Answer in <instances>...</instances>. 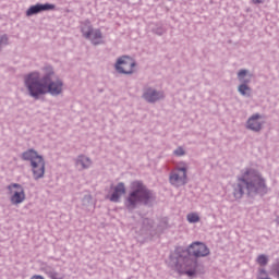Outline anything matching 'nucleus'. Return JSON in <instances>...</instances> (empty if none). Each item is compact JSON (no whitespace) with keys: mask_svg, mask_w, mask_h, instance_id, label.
<instances>
[{"mask_svg":"<svg viewBox=\"0 0 279 279\" xmlns=\"http://www.w3.org/2000/svg\"><path fill=\"white\" fill-rule=\"evenodd\" d=\"M46 74L43 78H40V73L33 72L24 77V84L34 99H38L40 95H60L62 89L64 88V83L62 80L56 77L53 73V69L51 66H47L45 69Z\"/></svg>","mask_w":279,"mask_h":279,"instance_id":"nucleus-1","label":"nucleus"},{"mask_svg":"<svg viewBox=\"0 0 279 279\" xmlns=\"http://www.w3.org/2000/svg\"><path fill=\"white\" fill-rule=\"evenodd\" d=\"M239 195H243L245 191L247 193H263L267 185H265V179L260 177L258 171L254 169H246L238 182Z\"/></svg>","mask_w":279,"mask_h":279,"instance_id":"nucleus-2","label":"nucleus"},{"mask_svg":"<svg viewBox=\"0 0 279 279\" xmlns=\"http://www.w3.org/2000/svg\"><path fill=\"white\" fill-rule=\"evenodd\" d=\"M151 199V192L141 181L131 183V193L126 198V208H136L138 204H147Z\"/></svg>","mask_w":279,"mask_h":279,"instance_id":"nucleus-3","label":"nucleus"},{"mask_svg":"<svg viewBox=\"0 0 279 279\" xmlns=\"http://www.w3.org/2000/svg\"><path fill=\"white\" fill-rule=\"evenodd\" d=\"M23 160H28L31 162L33 175L35 180H40L45 175V159L43 156L34 149H28L22 155Z\"/></svg>","mask_w":279,"mask_h":279,"instance_id":"nucleus-4","label":"nucleus"},{"mask_svg":"<svg viewBox=\"0 0 279 279\" xmlns=\"http://www.w3.org/2000/svg\"><path fill=\"white\" fill-rule=\"evenodd\" d=\"M189 253L182 252V254L178 257L175 271L178 274H185L190 278L197 274V260H193L186 256Z\"/></svg>","mask_w":279,"mask_h":279,"instance_id":"nucleus-5","label":"nucleus"},{"mask_svg":"<svg viewBox=\"0 0 279 279\" xmlns=\"http://www.w3.org/2000/svg\"><path fill=\"white\" fill-rule=\"evenodd\" d=\"M134 66H136L134 59L124 56L118 59L116 63V71H118V73H123L124 75H130L134 73Z\"/></svg>","mask_w":279,"mask_h":279,"instance_id":"nucleus-6","label":"nucleus"},{"mask_svg":"<svg viewBox=\"0 0 279 279\" xmlns=\"http://www.w3.org/2000/svg\"><path fill=\"white\" fill-rule=\"evenodd\" d=\"M8 190L11 195V204L19 206V204H23V202H25V189H23V185L12 183L8 186Z\"/></svg>","mask_w":279,"mask_h":279,"instance_id":"nucleus-7","label":"nucleus"},{"mask_svg":"<svg viewBox=\"0 0 279 279\" xmlns=\"http://www.w3.org/2000/svg\"><path fill=\"white\" fill-rule=\"evenodd\" d=\"M83 35L85 38H89L93 45H101L104 43V36L101 35V31L93 29L90 27V22H86L84 27H82Z\"/></svg>","mask_w":279,"mask_h":279,"instance_id":"nucleus-8","label":"nucleus"},{"mask_svg":"<svg viewBox=\"0 0 279 279\" xmlns=\"http://www.w3.org/2000/svg\"><path fill=\"white\" fill-rule=\"evenodd\" d=\"M173 186H184L186 184V165L182 163L170 175Z\"/></svg>","mask_w":279,"mask_h":279,"instance_id":"nucleus-9","label":"nucleus"},{"mask_svg":"<svg viewBox=\"0 0 279 279\" xmlns=\"http://www.w3.org/2000/svg\"><path fill=\"white\" fill-rule=\"evenodd\" d=\"M183 254H192V256H195L196 258H202L208 256L210 250L202 242H193L187 251H183Z\"/></svg>","mask_w":279,"mask_h":279,"instance_id":"nucleus-10","label":"nucleus"},{"mask_svg":"<svg viewBox=\"0 0 279 279\" xmlns=\"http://www.w3.org/2000/svg\"><path fill=\"white\" fill-rule=\"evenodd\" d=\"M49 10H56V4H50V3L35 4L26 11V16H34V14H38L40 12H47Z\"/></svg>","mask_w":279,"mask_h":279,"instance_id":"nucleus-11","label":"nucleus"},{"mask_svg":"<svg viewBox=\"0 0 279 279\" xmlns=\"http://www.w3.org/2000/svg\"><path fill=\"white\" fill-rule=\"evenodd\" d=\"M163 97L165 95L162 93H158L151 88L144 93V99H146V101L149 104H154V101H158V99H162Z\"/></svg>","mask_w":279,"mask_h":279,"instance_id":"nucleus-12","label":"nucleus"},{"mask_svg":"<svg viewBox=\"0 0 279 279\" xmlns=\"http://www.w3.org/2000/svg\"><path fill=\"white\" fill-rule=\"evenodd\" d=\"M122 195H125V184L119 183L113 187V193L110 195L109 199L110 202H119Z\"/></svg>","mask_w":279,"mask_h":279,"instance_id":"nucleus-13","label":"nucleus"},{"mask_svg":"<svg viewBox=\"0 0 279 279\" xmlns=\"http://www.w3.org/2000/svg\"><path fill=\"white\" fill-rule=\"evenodd\" d=\"M258 119H260L259 114H254L252 118L248 119V130H253V132H259L263 124L260 123V121H258Z\"/></svg>","mask_w":279,"mask_h":279,"instance_id":"nucleus-14","label":"nucleus"},{"mask_svg":"<svg viewBox=\"0 0 279 279\" xmlns=\"http://www.w3.org/2000/svg\"><path fill=\"white\" fill-rule=\"evenodd\" d=\"M77 165H81V167H83V169H88V167H90L92 162L88 157L80 156L77 159Z\"/></svg>","mask_w":279,"mask_h":279,"instance_id":"nucleus-15","label":"nucleus"},{"mask_svg":"<svg viewBox=\"0 0 279 279\" xmlns=\"http://www.w3.org/2000/svg\"><path fill=\"white\" fill-rule=\"evenodd\" d=\"M186 218L189 223H197L199 221V215L197 213H191Z\"/></svg>","mask_w":279,"mask_h":279,"instance_id":"nucleus-16","label":"nucleus"},{"mask_svg":"<svg viewBox=\"0 0 279 279\" xmlns=\"http://www.w3.org/2000/svg\"><path fill=\"white\" fill-rule=\"evenodd\" d=\"M269 263V258L266 255H259L257 257V264L260 265L262 267H265Z\"/></svg>","mask_w":279,"mask_h":279,"instance_id":"nucleus-17","label":"nucleus"},{"mask_svg":"<svg viewBox=\"0 0 279 279\" xmlns=\"http://www.w3.org/2000/svg\"><path fill=\"white\" fill-rule=\"evenodd\" d=\"M239 93H241V95H247L250 87L246 84H242L239 86Z\"/></svg>","mask_w":279,"mask_h":279,"instance_id":"nucleus-18","label":"nucleus"},{"mask_svg":"<svg viewBox=\"0 0 279 279\" xmlns=\"http://www.w3.org/2000/svg\"><path fill=\"white\" fill-rule=\"evenodd\" d=\"M245 75H247V70H241V71L238 73V78L240 80V82L243 81V77H245Z\"/></svg>","mask_w":279,"mask_h":279,"instance_id":"nucleus-19","label":"nucleus"},{"mask_svg":"<svg viewBox=\"0 0 279 279\" xmlns=\"http://www.w3.org/2000/svg\"><path fill=\"white\" fill-rule=\"evenodd\" d=\"M175 156H184V148L179 147L174 150Z\"/></svg>","mask_w":279,"mask_h":279,"instance_id":"nucleus-20","label":"nucleus"},{"mask_svg":"<svg viewBox=\"0 0 279 279\" xmlns=\"http://www.w3.org/2000/svg\"><path fill=\"white\" fill-rule=\"evenodd\" d=\"M50 278L51 279H62L63 277H60V275H58V272H51Z\"/></svg>","mask_w":279,"mask_h":279,"instance_id":"nucleus-21","label":"nucleus"},{"mask_svg":"<svg viewBox=\"0 0 279 279\" xmlns=\"http://www.w3.org/2000/svg\"><path fill=\"white\" fill-rule=\"evenodd\" d=\"M5 43H8V36H2L0 39V45H5Z\"/></svg>","mask_w":279,"mask_h":279,"instance_id":"nucleus-22","label":"nucleus"},{"mask_svg":"<svg viewBox=\"0 0 279 279\" xmlns=\"http://www.w3.org/2000/svg\"><path fill=\"white\" fill-rule=\"evenodd\" d=\"M252 3H254L255 5H258L260 3H265V0H252Z\"/></svg>","mask_w":279,"mask_h":279,"instance_id":"nucleus-23","label":"nucleus"},{"mask_svg":"<svg viewBox=\"0 0 279 279\" xmlns=\"http://www.w3.org/2000/svg\"><path fill=\"white\" fill-rule=\"evenodd\" d=\"M31 279H45V277H43L40 275H34L31 277Z\"/></svg>","mask_w":279,"mask_h":279,"instance_id":"nucleus-24","label":"nucleus"}]
</instances>
